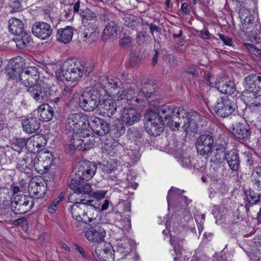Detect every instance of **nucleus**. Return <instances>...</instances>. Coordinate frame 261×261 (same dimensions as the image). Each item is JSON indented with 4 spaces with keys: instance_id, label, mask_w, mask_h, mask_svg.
<instances>
[{
    "instance_id": "39",
    "label": "nucleus",
    "mask_w": 261,
    "mask_h": 261,
    "mask_svg": "<svg viewBox=\"0 0 261 261\" xmlns=\"http://www.w3.org/2000/svg\"><path fill=\"white\" fill-rule=\"evenodd\" d=\"M23 63L15 62L13 66L8 69V74L9 77L11 79H15L18 76L19 79V74L21 73V72L24 70Z\"/></svg>"
},
{
    "instance_id": "12",
    "label": "nucleus",
    "mask_w": 261,
    "mask_h": 261,
    "mask_svg": "<svg viewBox=\"0 0 261 261\" xmlns=\"http://www.w3.org/2000/svg\"><path fill=\"white\" fill-rule=\"evenodd\" d=\"M93 247H94L95 255L101 261L114 260V251L110 243H97Z\"/></svg>"
},
{
    "instance_id": "20",
    "label": "nucleus",
    "mask_w": 261,
    "mask_h": 261,
    "mask_svg": "<svg viewBox=\"0 0 261 261\" xmlns=\"http://www.w3.org/2000/svg\"><path fill=\"white\" fill-rule=\"evenodd\" d=\"M215 85L221 93L225 94H233L237 90L234 82L224 77H218Z\"/></svg>"
},
{
    "instance_id": "35",
    "label": "nucleus",
    "mask_w": 261,
    "mask_h": 261,
    "mask_svg": "<svg viewBox=\"0 0 261 261\" xmlns=\"http://www.w3.org/2000/svg\"><path fill=\"white\" fill-rule=\"evenodd\" d=\"M73 36V29L71 27L67 26L64 29L58 30L57 40L65 44L69 43Z\"/></svg>"
},
{
    "instance_id": "56",
    "label": "nucleus",
    "mask_w": 261,
    "mask_h": 261,
    "mask_svg": "<svg viewBox=\"0 0 261 261\" xmlns=\"http://www.w3.org/2000/svg\"><path fill=\"white\" fill-rule=\"evenodd\" d=\"M22 0H11L10 2V6L13 8L15 11H19L21 9V2Z\"/></svg>"
},
{
    "instance_id": "59",
    "label": "nucleus",
    "mask_w": 261,
    "mask_h": 261,
    "mask_svg": "<svg viewBox=\"0 0 261 261\" xmlns=\"http://www.w3.org/2000/svg\"><path fill=\"white\" fill-rule=\"evenodd\" d=\"M29 140H30V139H26L24 138H17L15 140V144L16 146L20 148H22L27 145Z\"/></svg>"
},
{
    "instance_id": "22",
    "label": "nucleus",
    "mask_w": 261,
    "mask_h": 261,
    "mask_svg": "<svg viewBox=\"0 0 261 261\" xmlns=\"http://www.w3.org/2000/svg\"><path fill=\"white\" fill-rule=\"evenodd\" d=\"M28 191L31 197L37 199L42 198L47 191L46 182L32 181L29 185Z\"/></svg>"
},
{
    "instance_id": "51",
    "label": "nucleus",
    "mask_w": 261,
    "mask_h": 261,
    "mask_svg": "<svg viewBox=\"0 0 261 261\" xmlns=\"http://www.w3.org/2000/svg\"><path fill=\"white\" fill-rule=\"evenodd\" d=\"M106 192L104 191H97L96 192H92V191L91 190V193H90V194L88 195V199H90V198H94L97 200H100L101 199H102L104 198L105 194Z\"/></svg>"
},
{
    "instance_id": "28",
    "label": "nucleus",
    "mask_w": 261,
    "mask_h": 261,
    "mask_svg": "<svg viewBox=\"0 0 261 261\" xmlns=\"http://www.w3.org/2000/svg\"><path fill=\"white\" fill-rule=\"evenodd\" d=\"M183 192L184 191L171 187L168 192L167 197L168 205L171 204L173 201L176 199L178 202H184V203L181 204V206H187L188 205V199L187 197L181 196Z\"/></svg>"
},
{
    "instance_id": "43",
    "label": "nucleus",
    "mask_w": 261,
    "mask_h": 261,
    "mask_svg": "<svg viewBox=\"0 0 261 261\" xmlns=\"http://www.w3.org/2000/svg\"><path fill=\"white\" fill-rule=\"evenodd\" d=\"M125 132L124 124L119 120H116L114 122L112 132L115 137H119L123 135Z\"/></svg>"
},
{
    "instance_id": "30",
    "label": "nucleus",
    "mask_w": 261,
    "mask_h": 261,
    "mask_svg": "<svg viewBox=\"0 0 261 261\" xmlns=\"http://www.w3.org/2000/svg\"><path fill=\"white\" fill-rule=\"evenodd\" d=\"M225 160L231 170L234 171L239 170L240 161L238 151L236 149L226 151Z\"/></svg>"
},
{
    "instance_id": "40",
    "label": "nucleus",
    "mask_w": 261,
    "mask_h": 261,
    "mask_svg": "<svg viewBox=\"0 0 261 261\" xmlns=\"http://www.w3.org/2000/svg\"><path fill=\"white\" fill-rule=\"evenodd\" d=\"M17 36L18 37L16 39V44L19 48H24L31 41V37L26 32L23 31L22 34L17 35Z\"/></svg>"
},
{
    "instance_id": "1",
    "label": "nucleus",
    "mask_w": 261,
    "mask_h": 261,
    "mask_svg": "<svg viewBox=\"0 0 261 261\" xmlns=\"http://www.w3.org/2000/svg\"><path fill=\"white\" fill-rule=\"evenodd\" d=\"M148 87H143L140 90L134 83L127 85L124 90H119L116 95L118 99H125L130 101L135 108H140L146 104V99L155 95V92L148 91Z\"/></svg>"
},
{
    "instance_id": "3",
    "label": "nucleus",
    "mask_w": 261,
    "mask_h": 261,
    "mask_svg": "<svg viewBox=\"0 0 261 261\" xmlns=\"http://www.w3.org/2000/svg\"><path fill=\"white\" fill-rule=\"evenodd\" d=\"M88 121L81 113L70 114L65 123L66 130L74 135H80L81 136V134H82L83 132L86 130Z\"/></svg>"
},
{
    "instance_id": "31",
    "label": "nucleus",
    "mask_w": 261,
    "mask_h": 261,
    "mask_svg": "<svg viewBox=\"0 0 261 261\" xmlns=\"http://www.w3.org/2000/svg\"><path fill=\"white\" fill-rule=\"evenodd\" d=\"M245 207L248 211L249 208L253 205L257 204L260 201V194L255 193L254 191L249 189L244 191Z\"/></svg>"
},
{
    "instance_id": "34",
    "label": "nucleus",
    "mask_w": 261,
    "mask_h": 261,
    "mask_svg": "<svg viewBox=\"0 0 261 261\" xmlns=\"http://www.w3.org/2000/svg\"><path fill=\"white\" fill-rule=\"evenodd\" d=\"M8 28L10 33L15 35H20L24 31L22 22L15 17H12L9 19Z\"/></svg>"
},
{
    "instance_id": "50",
    "label": "nucleus",
    "mask_w": 261,
    "mask_h": 261,
    "mask_svg": "<svg viewBox=\"0 0 261 261\" xmlns=\"http://www.w3.org/2000/svg\"><path fill=\"white\" fill-rule=\"evenodd\" d=\"M171 243L174 246V252L176 253V257H174V259L179 258L181 254L182 251L184 250L182 246L179 243L173 242L172 240H170Z\"/></svg>"
},
{
    "instance_id": "47",
    "label": "nucleus",
    "mask_w": 261,
    "mask_h": 261,
    "mask_svg": "<svg viewBox=\"0 0 261 261\" xmlns=\"http://www.w3.org/2000/svg\"><path fill=\"white\" fill-rule=\"evenodd\" d=\"M141 155L139 151L137 150H130L126 155V158H128L130 161L128 162L129 164H133L139 160Z\"/></svg>"
},
{
    "instance_id": "62",
    "label": "nucleus",
    "mask_w": 261,
    "mask_h": 261,
    "mask_svg": "<svg viewBox=\"0 0 261 261\" xmlns=\"http://www.w3.org/2000/svg\"><path fill=\"white\" fill-rule=\"evenodd\" d=\"M179 162L184 167H189L191 166V160L188 156H182L180 159Z\"/></svg>"
},
{
    "instance_id": "17",
    "label": "nucleus",
    "mask_w": 261,
    "mask_h": 261,
    "mask_svg": "<svg viewBox=\"0 0 261 261\" xmlns=\"http://www.w3.org/2000/svg\"><path fill=\"white\" fill-rule=\"evenodd\" d=\"M36 154L31 152H27L22 157L19 158L16 168L19 171L25 173H30L33 169L34 162Z\"/></svg>"
},
{
    "instance_id": "2",
    "label": "nucleus",
    "mask_w": 261,
    "mask_h": 261,
    "mask_svg": "<svg viewBox=\"0 0 261 261\" xmlns=\"http://www.w3.org/2000/svg\"><path fill=\"white\" fill-rule=\"evenodd\" d=\"M76 199L77 201L69 208L72 217L77 221L85 224L91 222L93 218L89 213L96 208L93 203L94 200L83 198V196Z\"/></svg>"
},
{
    "instance_id": "23",
    "label": "nucleus",
    "mask_w": 261,
    "mask_h": 261,
    "mask_svg": "<svg viewBox=\"0 0 261 261\" xmlns=\"http://www.w3.org/2000/svg\"><path fill=\"white\" fill-rule=\"evenodd\" d=\"M141 114L135 109L124 108L121 112V119L126 125H132L139 121Z\"/></svg>"
},
{
    "instance_id": "5",
    "label": "nucleus",
    "mask_w": 261,
    "mask_h": 261,
    "mask_svg": "<svg viewBox=\"0 0 261 261\" xmlns=\"http://www.w3.org/2000/svg\"><path fill=\"white\" fill-rule=\"evenodd\" d=\"M244 95L256 99L261 93V76L251 74L245 77Z\"/></svg>"
},
{
    "instance_id": "37",
    "label": "nucleus",
    "mask_w": 261,
    "mask_h": 261,
    "mask_svg": "<svg viewBox=\"0 0 261 261\" xmlns=\"http://www.w3.org/2000/svg\"><path fill=\"white\" fill-rule=\"evenodd\" d=\"M212 156L211 161L215 164H220L225 160V156H226V151L225 148L223 146H220V147L216 149V152L214 154L212 152L209 154Z\"/></svg>"
},
{
    "instance_id": "27",
    "label": "nucleus",
    "mask_w": 261,
    "mask_h": 261,
    "mask_svg": "<svg viewBox=\"0 0 261 261\" xmlns=\"http://www.w3.org/2000/svg\"><path fill=\"white\" fill-rule=\"evenodd\" d=\"M186 117L182 118V128L187 132H191L196 133L198 130V125L197 123L196 116L190 115L186 111Z\"/></svg>"
},
{
    "instance_id": "60",
    "label": "nucleus",
    "mask_w": 261,
    "mask_h": 261,
    "mask_svg": "<svg viewBox=\"0 0 261 261\" xmlns=\"http://www.w3.org/2000/svg\"><path fill=\"white\" fill-rule=\"evenodd\" d=\"M9 113V111L5 110L0 114V128L4 127L5 122L8 121L6 115Z\"/></svg>"
},
{
    "instance_id": "48",
    "label": "nucleus",
    "mask_w": 261,
    "mask_h": 261,
    "mask_svg": "<svg viewBox=\"0 0 261 261\" xmlns=\"http://www.w3.org/2000/svg\"><path fill=\"white\" fill-rule=\"evenodd\" d=\"M140 61V59L137 53L132 51L130 54L129 64L132 67L137 66Z\"/></svg>"
},
{
    "instance_id": "45",
    "label": "nucleus",
    "mask_w": 261,
    "mask_h": 261,
    "mask_svg": "<svg viewBox=\"0 0 261 261\" xmlns=\"http://www.w3.org/2000/svg\"><path fill=\"white\" fill-rule=\"evenodd\" d=\"M39 158H42L43 163L47 164L49 167L53 161V155L51 152L43 151L39 156Z\"/></svg>"
},
{
    "instance_id": "18",
    "label": "nucleus",
    "mask_w": 261,
    "mask_h": 261,
    "mask_svg": "<svg viewBox=\"0 0 261 261\" xmlns=\"http://www.w3.org/2000/svg\"><path fill=\"white\" fill-rule=\"evenodd\" d=\"M106 231L99 225L90 226L85 233L86 238L91 242L102 243L106 237Z\"/></svg>"
},
{
    "instance_id": "32",
    "label": "nucleus",
    "mask_w": 261,
    "mask_h": 261,
    "mask_svg": "<svg viewBox=\"0 0 261 261\" xmlns=\"http://www.w3.org/2000/svg\"><path fill=\"white\" fill-rule=\"evenodd\" d=\"M233 133L236 137L244 140L249 137L250 130L249 125L242 123H236L232 127Z\"/></svg>"
},
{
    "instance_id": "14",
    "label": "nucleus",
    "mask_w": 261,
    "mask_h": 261,
    "mask_svg": "<svg viewBox=\"0 0 261 261\" xmlns=\"http://www.w3.org/2000/svg\"><path fill=\"white\" fill-rule=\"evenodd\" d=\"M88 125H91L93 131L96 134L100 136L107 134L111 130L109 123L95 116H92L89 118Z\"/></svg>"
},
{
    "instance_id": "49",
    "label": "nucleus",
    "mask_w": 261,
    "mask_h": 261,
    "mask_svg": "<svg viewBox=\"0 0 261 261\" xmlns=\"http://www.w3.org/2000/svg\"><path fill=\"white\" fill-rule=\"evenodd\" d=\"M130 202L129 200L119 199L118 207L119 208H122L124 212H130Z\"/></svg>"
},
{
    "instance_id": "6",
    "label": "nucleus",
    "mask_w": 261,
    "mask_h": 261,
    "mask_svg": "<svg viewBox=\"0 0 261 261\" xmlns=\"http://www.w3.org/2000/svg\"><path fill=\"white\" fill-rule=\"evenodd\" d=\"M34 206V200L31 196L18 194L14 196L11 208L16 215H22L29 212Z\"/></svg>"
},
{
    "instance_id": "13",
    "label": "nucleus",
    "mask_w": 261,
    "mask_h": 261,
    "mask_svg": "<svg viewBox=\"0 0 261 261\" xmlns=\"http://www.w3.org/2000/svg\"><path fill=\"white\" fill-rule=\"evenodd\" d=\"M195 145L198 153L203 156L208 155L212 153L214 140L212 137L209 135H202L197 139Z\"/></svg>"
},
{
    "instance_id": "26",
    "label": "nucleus",
    "mask_w": 261,
    "mask_h": 261,
    "mask_svg": "<svg viewBox=\"0 0 261 261\" xmlns=\"http://www.w3.org/2000/svg\"><path fill=\"white\" fill-rule=\"evenodd\" d=\"M24 132L28 134L36 133L40 127V123L37 117L25 118L21 121Z\"/></svg>"
},
{
    "instance_id": "63",
    "label": "nucleus",
    "mask_w": 261,
    "mask_h": 261,
    "mask_svg": "<svg viewBox=\"0 0 261 261\" xmlns=\"http://www.w3.org/2000/svg\"><path fill=\"white\" fill-rule=\"evenodd\" d=\"M74 85H64V88L62 90V93L63 95L68 96L72 94L73 91V88Z\"/></svg>"
},
{
    "instance_id": "33",
    "label": "nucleus",
    "mask_w": 261,
    "mask_h": 261,
    "mask_svg": "<svg viewBox=\"0 0 261 261\" xmlns=\"http://www.w3.org/2000/svg\"><path fill=\"white\" fill-rule=\"evenodd\" d=\"M38 113L40 116V119L42 121H49L54 116V110L48 104L42 105L38 109Z\"/></svg>"
},
{
    "instance_id": "53",
    "label": "nucleus",
    "mask_w": 261,
    "mask_h": 261,
    "mask_svg": "<svg viewBox=\"0 0 261 261\" xmlns=\"http://www.w3.org/2000/svg\"><path fill=\"white\" fill-rule=\"evenodd\" d=\"M165 60L168 61V63L170 64L171 67H175L178 65V62L175 59V58L173 57V56L171 54H166L165 56Z\"/></svg>"
},
{
    "instance_id": "58",
    "label": "nucleus",
    "mask_w": 261,
    "mask_h": 261,
    "mask_svg": "<svg viewBox=\"0 0 261 261\" xmlns=\"http://www.w3.org/2000/svg\"><path fill=\"white\" fill-rule=\"evenodd\" d=\"M219 38L223 41L225 45L231 46L232 45V41L231 38H229L227 36L219 34H218Z\"/></svg>"
},
{
    "instance_id": "7",
    "label": "nucleus",
    "mask_w": 261,
    "mask_h": 261,
    "mask_svg": "<svg viewBox=\"0 0 261 261\" xmlns=\"http://www.w3.org/2000/svg\"><path fill=\"white\" fill-rule=\"evenodd\" d=\"M100 97V94L99 91L93 89L90 92L84 93L80 97V106L85 111H93L99 105Z\"/></svg>"
},
{
    "instance_id": "16",
    "label": "nucleus",
    "mask_w": 261,
    "mask_h": 261,
    "mask_svg": "<svg viewBox=\"0 0 261 261\" xmlns=\"http://www.w3.org/2000/svg\"><path fill=\"white\" fill-rule=\"evenodd\" d=\"M97 166L94 163L87 161L82 162L75 173V176L88 180L95 174Z\"/></svg>"
},
{
    "instance_id": "57",
    "label": "nucleus",
    "mask_w": 261,
    "mask_h": 261,
    "mask_svg": "<svg viewBox=\"0 0 261 261\" xmlns=\"http://www.w3.org/2000/svg\"><path fill=\"white\" fill-rule=\"evenodd\" d=\"M137 43L140 45H143L146 41V32H140L136 37Z\"/></svg>"
},
{
    "instance_id": "19",
    "label": "nucleus",
    "mask_w": 261,
    "mask_h": 261,
    "mask_svg": "<svg viewBox=\"0 0 261 261\" xmlns=\"http://www.w3.org/2000/svg\"><path fill=\"white\" fill-rule=\"evenodd\" d=\"M32 32L35 36L45 40L51 36L53 30L49 24L45 22L39 21L33 24Z\"/></svg>"
},
{
    "instance_id": "24",
    "label": "nucleus",
    "mask_w": 261,
    "mask_h": 261,
    "mask_svg": "<svg viewBox=\"0 0 261 261\" xmlns=\"http://www.w3.org/2000/svg\"><path fill=\"white\" fill-rule=\"evenodd\" d=\"M107 23L105 25L102 35V39L107 41L109 39H114L118 34L119 27L118 24L114 21L107 18Z\"/></svg>"
},
{
    "instance_id": "9",
    "label": "nucleus",
    "mask_w": 261,
    "mask_h": 261,
    "mask_svg": "<svg viewBox=\"0 0 261 261\" xmlns=\"http://www.w3.org/2000/svg\"><path fill=\"white\" fill-rule=\"evenodd\" d=\"M27 92L32 98L39 103L47 101L51 95L50 87L42 81L29 87V89H27Z\"/></svg>"
},
{
    "instance_id": "4",
    "label": "nucleus",
    "mask_w": 261,
    "mask_h": 261,
    "mask_svg": "<svg viewBox=\"0 0 261 261\" xmlns=\"http://www.w3.org/2000/svg\"><path fill=\"white\" fill-rule=\"evenodd\" d=\"M145 129L152 136H159L163 132L165 123L161 116L156 112L146 113L144 117Z\"/></svg>"
},
{
    "instance_id": "36",
    "label": "nucleus",
    "mask_w": 261,
    "mask_h": 261,
    "mask_svg": "<svg viewBox=\"0 0 261 261\" xmlns=\"http://www.w3.org/2000/svg\"><path fill=\"white\" fill-rule=\"evenodd\" d=\"M186 116V115H185L181 116L175 113L170 116L168 119L164 120V122H166L167 126L172 130L175 131L178 129L180 124L182 123V120H181L182 117Z\"/></svg>"
},
{
    "instance_id": "10",
    "label": "nucleus",
    "mask_w": 261,
    "mask_h": 261,
    "mask_svg": "<svg viewBox=\"0 0 261 261\" xmlns=\"http://www.w3.org/2000/svg\"><path fill=\"white\" fill-rule=\"evenodd\" d=\"M83 67L79 62L69 64L66 63L62 69V74L65 80L72 83L76 82L81 77Z\"/></svg>"
},
{
    "instance_id": "15",
    "label": "nucleus",
    "mask_w": 261,
    "mask_h": 261,
    "mask_svg": "<svg viewBox=\"0 0 261 261\" xmlns=\"http://www.w3.org/2000/svg\"><path fill=\"white\" fill-rule=\"evenodd\" d=\"M85 179L75 176L72 178L69 184V187L74 193L82 194L83 198H86L84 195H88L91 193V186L85 181Z\"/></svg>"
},
{
    "instance_id": "8",
    "label": "nucleus",
    "mask_w": 261,
    "mask_h": 261,
    "mask_svg": "<svg viewBox=\"0 0 261 261\" xmlns=\"http://www.w3.org/2000/svg\"><path fill=\"white\" fill-rule=\"evenodd\" d=\"M237 108V103L226 95L218 98L214 106L216 114L223 118L231 115Z\"/></svg>"
},
{
    "instance_id": "61",
    "label": "nucleus",
    "mask_w": 261,
    "mask_h": 261,
    "mask_svg": "<svg viewBox=\"0 0 261 261\" xmlns=\"http://www.w3.org/2000/svg\"><path fill=\"white\" fill-rule=\"evenodd\" d=\"M150 32L151 35L154 36V33L159 35L161 32L162 29L161 28L158 27L156 25H154L152 23H151L149 25Z\"/></svg>"
},
{
    "instance_id": "29",
    "label": "nucleus",
    "mask_w": 261,
    "mask_h": 261,
    "mask_svg": "<svg viewBox=\"0 0 261 261\" xmlns=\"http://www.w3.org/2000/svg\"><path fill=\"white\" fill-rule=\"evenodd\" d=\"M72 138H73V147L80 150H89L94 145L93 140L89 139L88 137L82 139L78 138L77 135H72Z\"/></svg>"
},
{
    "instance_id": "54",
    "label": "nucleus",
    "mask_w": 261,
    "mask_h": 261,
    "mask_svg": "<svg viewBox=\"0 0 261 261\" xmlns=\"http://www.w3.org/2000/svg\"><path fill=\"white\" fill-rule=\"evenodd\" d=\"M132 38L129 36H125L119 40V44L121 47H129L131 45Z\"/></svg>"
},
{
    "instance_id": "42",
    "label": "nucleus",
    "mask_w": 261,
    "mask_h": 261,
    "mask_svg": "<svg viewBox=\"0 0 261 261\" xmlns=\"http://www.w3.org/2000/svg\"><path fill=\"white\" fill-rule=\"evenodd\" d=\"M33 166L34 170L40 174L45 173L50 168L48 165L44 164L43 162L40 161L38 155H36V158H35V161Z\"/></svg>"
},
{
    "instance_id": "38",
    "label": "nucleus",
    "mask_w": 261,
    "mask_h": 261,
    "mask_svg": "<svg viewBox=\"0 0 261 261\" xmlns=\"http://www.w3.org/2000/svg\"><path fill=\"white\" fill-rule=\"evenodd\" d=\"M98 34L95 28L89 26L85 27L83 32L84 38H85L84 41H86L89 43L93 42L97 39Z\"/></svg>"
},
{
    "instance_id": "46",
    "label": "nucleus",
    "mask_w": 261,
    "mask_h": 261,
    "mask_svg": "<svg viewBox=\"0 0 261 261\" xmlns=\"http://www.w3.org/2000/svg\"><path fill=\"white\" fill-rule=\"evenodd\" d=\"M80 15L83 19L86 20H92L96 17L95 13L88 8L82 10Z\"/></svg>"
},
{
    "instance_id": "41",
    "label": "nucleus",
    "mask_w": 261,
    "mask_h": 261,
    "mask_svg": "<svg viewBox=\"0 0 261 261\" xmlns=\"http://www.w3.org/2000/svg\"><path fill=\"white\" fill-rule=\"evenodd\" d=\"M123 23L125 27L130 28L132 29H136L139 24V19L132 15H126L123 18Z\"/></svg>"
},
{
    "instance_id": "52",
    "label": "nucleus",
    "mask_w": 261,
    "mask_h": 261,
    "mask_svg": "<svg viewBox=\"0 0 261 261\" xmlns=\"http://www.w3.org/2000/svg\"><path fill=\"white\" fill-rule=\"evenodd\" d=\"M107 84L109 87L115 89L122 85L121 82L117 78L107 80Z\"/></svg>"
},
{
    "instance_id": "21",
    "label": "nucleus",
    "mask_w": 261,
    "mask_h": 261,
    "mask_svg": "<svg viewBox=\"0 0 261 261\" xmlns=\"http://www.w3.org/2000/svg\"><path fill=\"white\" fill-rule=\"evenodd\" d=\"M157 113L161 116L164 120L168 119L171 115L177 114L181 116L186 114V110L182 107H174L171 105H163L157 109Z\"/></svg>"
},
{
    "instance_id": "25",
    "label": "nucleus",
    "mask_w": 261,
    "mask_h": 261,
    "mask_svg": "<svg viewBox=\"0 0 261 261\" xmlns=\"http://www.w3.org/2000/svg\"><path fill=\"white\" fill-rule=\"evenodd\" d=\"M116 102L111 99H106L100 104L99 114L104 117H111L116 111Z\"/></svg>"
},
{
    "instance_id": "55",
    "label": "nucleus",
    "mask_w": 261,
    "mask_h": 261,
    "mask_svg": "<svg viewBox=\"0 0 261 261\" xmlns=\"http://www.w3.org/2000/svg\"><path fill=\"white\" fill-rule=\"evenodd\" d=\"M31 139H33L32 141H34V143H40L42 145H45L46 143V140L45 136L43 135H36L34 136Z\"/></svg>"
},
{
    "instance_id": "44",
    "label": "nucleus",
    "mask_w": 261,
    "mask_h": 261,
    "mask_svg": "<svg viewBox=\"0 0 261 261\" xmlns=\"http://www.w3.org/2000/svg\"><path fill=\"white\" fill-rule=\"evenodd\" d=\"M117 167L116 163L113 161L104 163L102 164H99V167L101 170L105 173L108 174L111 173L113 171L116 169Z\"/></svg>"
},
{
    "instance_id": "64",
    "label": "nucleus",
    "mask_w": 261,
    "mask_h": 261,
    "mask_svg": "<svg viewBox=\"0 0 261 261\" xmlns=\"http://www.w3.org/2000/svg\"><path fill=\"white\" fill-rule=\"evenodd\" d=\"M252 181L254 188L257 191H261V178H253Z\"/></svg>"
},
{
    "instance_id": "11",
    "label": "nucleus",
    "mask_w": 261,
    "mask_h": 261,
    "mask_svg": "<svg viewBox=\"0 0 261 261\" xmlns=\"http://www.w3.org/2000/svg\"><path fill=\"white\" fill-rule=\"evenodd\" d=\"M19 81L28 89L39 83L41 81L37 68L31 66L25 68L19 74Z\"/></svg>"
}]
</instances>
